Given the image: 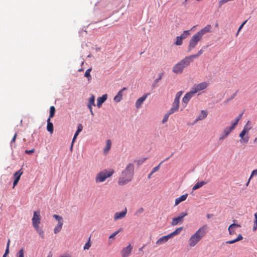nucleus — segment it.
Instances as JSON below:
<instances>
[{
    "label": "nucleus",
    "instance_id": "f257e3e1",
    "mask_svg": "<svg viewBox=\"0 0 257 257\" xmlns=\"http://www.w3.org/2000/svg\"><path fill=\"white\" fill-rule=\"evenodd\" d=\"M135 166L133 163H128L125 169L121 172L118 179L119 185H124L131 182L134 175Z\"/></svg>",
    "mask_w": 257,
    "mask_h": 257
},
{
    "label": "nucleus",
    "instance_id": "f03ea898",
    "mask_svg": "<svg viewBox=\"0 0 257 257\" xmlns=\"http://www.w3.org/2000/svg\"><path fill=\"white\" fill-rule=\"evenodd\" d=\"M207 224L203 225L194 234L191 235L188 240L189 245L190 247H194L205 235L207 231Z\"/></svg>",
    "mask_w": 257,
    "mask_h": 257
},
{
    "label": "nucleus",
    "instance_id": "7ed1b4c3",
    "mask_svg": "<svg viewBox=\"0 0 257 257\" xmlns=\"http://www.w3.org/2000/svg\"><path fill=\"white\" fill-rule=\"evenodd\" d=\"M114 173V171L112 169L107 171L104 169L99 172L96 176L95 182L97 183L104 182L107 178L111 176Z\"/></svg>",
    "mask_w": 257,
    "mask_h": 257
},
{
    "label": "nucleus",
    "instance_id": "20e7f679",
    "mask_svg": "<svg viewBox=\"0 0 257 257\" xmlns=\"http://www.w3.org/2000/svg\"><path fill=\"white\" fill-rule=\"evenodd\" d=\"M202 37L197 33L191 38L188 45V52H191L197 46L198 43L201 41Z\"/></svg>",
    "mask_w": 257,
    "mask_h": 257
},
{
    "label": "nucleus",
    "instance_id": "39448f33",
    "mask_svg": "<svg viewBox=\"0 0 257 257\" xmlns=\"http://www.w3.org/2000/svg\"><path fill=\"white\" fill-rule=\"evenodd\" d=\"M41 215L40 211L34 212L33 216L32 218V225L34 227H37L41 222Z\"/></svg>",
    "mask_w": 257,
    "mask_h": 257
},
{
    "label": "nucleus",
    "instance_id": "423d86ee",
    "mask_svg": "<svg viewBox=\"0 0 257 257\" xmlns=\"http://www.w3.org/2000/svg\"><path fill=\"white\" fill-rule=\"evenodd\" d=\"M188 215L187 212H182L178 216L173 218L171 225L175 226L179 223H182L184 221V217Z\"/></svg>",
    "mask_w": 257,
    "mask_h": 257
},
{
    "label": "nucleus",
    "instance_id": "0eeeda50",
    "mask_svg": "<svg viewBox=\"0 0 257 257\" xmlns=\"http://www.w3.org/2000/svg\"><path fill=\"white\" fill-rule=\"evenodd\" d=\"M208 85V84L206 82H202L196 85H195L192 88V90L195 93H197L198 92L203 90L206 89Z\"/></svg>",
    "mask_w": 257,
    "mask_h": 257
},
{
    "label": "nucleus",
    "instance_id": "6e6552de",
    "mask_svg": "<svg viewBox=\"0 0 257 257\" xmlns=\"http://www.w3.org/2000/svg\"><path fill=\"white\" fill-rule=\"evenodd\" d=\"M133 249V246L129 244L126 247H124L121 251L122 257H128Z\"/></svg>",
    "mask_w": 257,
    "mask_h": 257
},
{
    "label": "nucleus",
    "instance_id": "1a4fd4ad",
    "mask_svg": "<svg viewBox=\"0 0 257 257\" xmlns=\"http://www.w3.org/2000/svg\"><path fill=\"white\" fill-rule=\"evenodd\" d=\"M127 213V208H125L121 212H116L114 214L113 219L114 221L124 218Z\"/></svg>",
    "mask_w": 257,
    "mask_h": 257
},
{
    "label": "nucleus",
    "instance_id": "9d476101",
    "mask_svg": "<svg viewBox=\"0 0 257 257\" xmlns=\"http://www.w3.org/2000/svg\"><path fill=\"white\" fill-rule=\"evenodd\" d=\"M184 68V66L179 62L173 66L172 71L175 74H181Z\"/></svg>",
    "mask_w": 257,
    "mask_h": 257
},
{
    "label": "nucleus",
    "instance_id": "9b49d317",
    "mask_svg": "<svg viewBox=\"0 0 257 257\" xmlns=\"http://www.w3.org/2000/svg\"><path fill=\"white\" fill-rule=\"evenodd\" d=\"M193 61V59L191 57V56H188L185 57L182 60H181L179 62L181 64L184 68H186L189 66L190 63Z\"/></svg>",
    "mask_w": 257,
    "mask_h": 257
},
{
    "label": "nucleus",
    "instance_id": "f8f14e48",
    "mask_svg": "<svg viewBox=\"0 0 257 257\" xmlns=\"http://www.w3.org/2000/svg\"><path fill=\"white\" fill-rule=\"evenodd\" d=\"M240 225L236 224V223H233L230 225L228 227V230L229 232V234L230 235H233L234 234H236L235 230L236 228L240 227Z\"/></svg>",
    "mask_w": 257,
    "mask_h": 257
},
{
    "label": "nucleus",
    "instance_id": "ddd939ff",
    "mask_svg": "<svg viewBox=\"0 0 257 257\" xmlns=\"http://www.w3.org/2000/svg\"><path fill=\"white\" fill-rule=\"evenodd\" d=\"M149 95V93L145 94L137 100L135 104L137 108H140L141 107L144 101L146 99Z\"/></svg>",
    "mask_w": 257,
    "mask_h": 257
},
{
    "label": "nucleus",
    "instance_id": "4468645a",
    "mask_svg": "<svg viewBox=\"0 0 257 257\" xmlns=\"http://www.w3.org/2000/svg\"><path fill=\"white\" fill-rule=\"evenodd\" d=\"M94 101H95V96L93 95H92L89 98L88 103L87 105V106L90 110V113H91V114L92 115V116H94V113L92 111V105H93V106L95 105Z\"/></svg>",
    "mask_w": 257,
    "mask_h": 257
},
{
    "label": "nucleus",
    "instance_id": "2eb2a0df",
    "mask_svg": "<svg viewBox=\"0 0 257 257\" xmlns=\"http://www.w3.org/2000/svg\"><path fill=\"white\" fill-rule=\"evenodd\" d=\"M212 27L210 25H207L204 28L198 31L197 33L199 34L202 38L203 36L207 33L211 32Z\"/></svg>",
    "mask_w": 257,
    "mask_h": 257
},
{
    "label": "nucleus",
    "instance_id": "dca6fc26",
    "mask_svg": "<svg viewBox=\"0 0 257 257\" xmlns=\"http://www.w3.org/2000/svg\"><path fill=\"white\" fill-rule=\"evenodd\" d=\"M195 94L193 91L191 89V90L187 93L182 99V101L184 103L187 104L189 101L190 99L193 97V95Z\"/></svg>",
    "mask_w": 257,
    "mask_h": 257
},
{
    "label": "nucleus",
    "instance_id": "f3484780",
    "mask_svg": "<svg viewBox=\"0 0 257 257\" xmlns=\"http://www.w3.org/2000/svg\"><path fill=\"white\" fill-rule=\"evenodd\" d=\"M126 90V88L123 87L120 90H119L117 94L114 96L113 100L116 102H120L122 98V92Z\"/></svg>",
    "mask_w": 257,
    "mask_h": 257
},
{
    "label": "nucleus",
    "instance_id": "a211bd4d",
    "mask_svg": "<svg viewBox=\"0 0 257 257\" xmlns=\"http://www.w3.org/2000/svg\"><path fill=\"white\" fill-rule=\"evenodd\" d=\"M107 95L105 94L103 95L101 97H99L97 99V106L98 108H100L102 104L104 102V101L107 99Z\"/></svg>",
    "mask_w": 257,
    "mask_h": 257
},
{
    "label": "nucleus",
    "instance_id": "6ab92c4d",
    "mask_svg": "<svg viewBox=\"0 0 257 257\" xmlns=\"http://www.w3.org/2000/svg\"><path fill=\"white\" fill-rule=\"evenodd\" d=\"M170 238H171V237L170 236L169 234H168L166 236H162L159 239L157 240V241H156V244L157 245L162 244L166 242Z\"/></svg>",
    "mask_w": 257,
    "mask_h": 257
},
{
    "label": "nucleus",
    "instance_id": "aec40b11",
    "mask_svg": "<svg viewBox=\"0 0 257 257\" xmlns=\"http://www.w3.org/2000/svg\"><path fill=\"white\" fill-rule=\"evenodd\" d=\"M246 134V133L245 132H243V131H242L240 133L239 136L241 138V140L240 141L241 143H248L249 138L247 136L245 137V135Z\"/></svg>",
    "mask_w": 257,
    "mask_h": 257
},
{
    "label": "nucleus",
    "instance_id": "412c9836",
    "mask_svg": "<svg viewBox=\"0 0 257 257\" xmlns=\"http://www.w3.org/2000/svg\"><path fill=\"white\" fill-rule=\"evenodd\" d=\"M111 142L110 140H107L106 141V146L103 150V153L104 155L107 154L108 152L111 149Z\"/></svg>",
    "mask_w": 257,
    "mask_h": 257
},
{
    "label": "nucleus",
    "instance_id": "4be33fe9",
    "mask_svg": "<svg viewBox=\"0 0 257 257\" xmlns=\"http://www.w3.org/2000/svg\"><path fill=\"white\" fill-rule=\"evenodd\" d=\"M47 130L50 133L52 134L53 133V124L52 122H51V119L50 118H48L47 120Z\"/></svg>",
    "mask_w": 257,
    "mask_h": 257
},
{
    "label": "nucleus",
    "instance_id": "5701e85b",
    "mask_svg": "<svg viewBox=\"0 0 257 257\" xmlns=\"http://www.w3.org/2000/svg\"><path fill=\"white\" fill-rule=\"evenodd\" d=\"M207 115V111L205 110H202L201 111L200 113L196 118V120L198 121V120H202V119H204L205 117H206Z\"/></svg>",
    "mask_w": 257,
    "mask_h": 257
},
{
    "label": "nucleus",
    "instance_id": "b1692460",
    "mask_svg": "<svg viewBox=\"0 0 257 257\" xmlns=\"http://www.w3.org/2000/svg\"><path fill=\"white\" fill-rule=\"evenodd\" d=\"M188 196V194L182 195L180 197L175 199V205H178L180 202L185 200Z\"/></svg>",
    "mask_w": 257,
    "mask_h": 257
},
{
    "label": "nucleus",
    "instance_id": "393cba45",
    "mask_svg": "<svg viewBox=\"0 0 257 257\" xmlns=\"http://www.w3.org/2000/svg\"><path fill=\"white\" fill-rule=\"evenodd\" d=\"M243 239L242 235L241 234H239L237 237L234 239L231 240L226 241L225 242L226 244H233L236 242L241 240Z\"/></svg>",
    "mask_w": 257,
    "mask_h": 257
},
{
    "label": "nucleus",
    "instance_id": "a878e982",
    "mask_svg": "<svg viewBox=\"0 0 257 257\" xmlns=\"http://www.w3.org/2000/svg\"><path fill=\"white\" fill-rule=\"evenodd\" d=\"M251 129V122L249 120H248L245 125L244 126L242 131L247 134Z\"/></svg>",
    "mask_w": 257,
    "mask_h": 257
},
{
    "label": "nucleus",
    "instance_id": "bb28decb",
    "mask_svg": "<svg viewBox=\"0 0 257 257\" xmlns=\"http://www.w3.org/2000/svg\"><path fill=\"white\" fill-rule=\"evenodd\" d=\"M83 129V126L82 124H79L77 127V130L75 132V134H74V136L73 138V143L75 142V139H76L77 136L78 135L79 133L82 131Z\"/></svg>",
    "mask_w": 257,
    "mask_h": 257
},
{
    "label": "nucleus",
    "instance_id": "cd10ccee",
    "mask_svg": "<svg viewBox=\"0 0 257 257\" xmlns=\"http://www.w3.org/2000/svg\"><path fill=\"white\" fill-rule=\"evenodd\" d=\"M206 184V182H205L204 181L198 182L197 183H196V184L193 187L192 190H197Z\"/></svg>",
    "mask_w": 257,
    "mask_h": 257
},
{
    "label": "nucleus",
    "instance_id": "c85d7f7f",
    "mask_svg": "<svg viewBox=\"0 0 257 257\" xmlns=\"http://www.w3.org/2000/svg\"><path fill=\"white\" fill-rule=\"evenodd\" d=\"M183 229V227H179L178 228H176V230L172 232V233L169 234L170 236L171 237V238H172L173 236L177 235V234H178L181 231V230Z\"/></svg>",
    "mask_w": 257,
    "mask_h": 257
},
{
    "label": "nucleus",
    "instance_id": "c756f323",
    "mask_svg": "<svg viewBox=\"0 0 257 257\" xmlns=\"http://www.w3.org/2000/svg\"><path fill=\"white\" fill-rule=\"evenodd\" d=\"M23 174V171L21 169L19 170L18 171L16 172L14 174V177L15 178V179H16L17 180H20L21 175Z\"/></svg>",
    "mask_w": 257,
    "mask_h": 257
},
{
    "label": "nucleus",
    "instance_id": "7c9ffc66",
    "mask_svg": "<svg viewBox=\"0 0 257 257\" xmlns=\"http://www.w3.org/2000/svg\"><path fill=\"white\" fill-rule=\"evenodd\" d=\"M63 224V223H58L57 225L55 227L54 229V232L55 234L61 231L62 228Z\"/></svg>",
    "mask_w": 257,
    "mask_h": 257
},
{
    "label": "nucleus",
    "instance_id": "2f4dec72",
    "mask_svg": "<svg viewBox=\"0 0 257 257\" xmlns=\"http://www.w3.org/2000/svg\"><path fill=\"white\" fill-rule=\"evenodd\" d=\"M190 35V31L189 30H186L184 31L183 33L181 34L179 37L182 39L184 40L185 38L187 37V36H189Z\"/></svg>",
    "mask_w": 257,
    "mask_h": 257
},
{
    "label": "nucleus",
    "instance_id": "473e14b6",
    "mask_svg": "<svg viewBox=\"0 0 257 257\" xmlns=\"http://www.w3.org/2000/svg\"><path fill=\"white\" fill-rule=\"evenodd\" d=\"M53 217L57 220L58 221V223H63V218L62 216L57 215V214H54L53 215Z\"/></svg>",
    "mask_w": 257,
    "mask_h": 257
},
{
    "label": "nucleus",
    "instance_id": "72a5a7b5",
    "mask_svg": "<svg viewBox=\"0 0 257 257\" xmlns=\"http://www.w3.org/2000/svg\"><path fill=\"white\" fill-rule=\"evenodd\" d=\"M36 231L39 233V235L43 238L44 237V231L39 228V226H37V227H34Z\"/></svg>",
    "mask_w": 257,
    "mask_h": 257
},
{
    "label": "nucleus",
    "instance_id": "f704fd0d",
    "mask_svg": "<svg viewBox=\"0 0 257 257\" xmlns=\"http://www.w3.org/2000/svg\"><path fill=\"white\" fill-rule=\"evenodd\" d=\"M91 71V68L88 69L85 71V73L84 74L85 77H86L87 78V79L89 81H90L92 78L90 74Z\"/></svg>",
    "mask_w": 257,
    "mask_h": 257
},
{
    "label": "nucleus",
    "instance_id": "c9c22d12",
    "mask_svg": "<svg viewBox=\"0 0 257 257\" xmlns=\"http://www.w3.org/2000/svg\"><path fill=\"white\" fill-rule=\"evenodd\" d=\"M55 112V108L54 106H51L50 108V115L49 118L51 119V118L54 117Z\"/></svg>",
    "mask_w": 257,
    "mask_h": 257
},
{
    "label": "nucleus",
    "instance_id": "e433bc0d",
    "mask_svg": "<svg viewBox=\"0 0 257 257\" xmlns=\"http://www.w3.org/2000/svg\"><path fill=\"white\" fill-rule=\"evenodd\" d=\"M172 107H173L178 110L179 107V100H177V99H174V102L172 104Z\"/></svg>",
    "mask_w": 257,
    "mask_h": 257
},
{
    "label": "nucleus",
    "instance_id": "4c0bfd02",
    "mask_svg": "<svg viewBox=\"0 0 257 257\" xmlns=\"http://www.w3.org/2000/svg\"><path fill=\"white\" fill-rule=\"evenodd\" d=\"M91 245V243L90 242V237H89L88 241L85 243L83 247V249L84 250L85 249H89Z\"/></svg>",
    "mask_w": 257,
    "mask_h": 257
},
{
    "label": "nucleus",
    "instance_id": "58836bf2",
    "mask_svg": "<svg viewBox=\"0 0 257 257\" xmlns=\"http://www.w3.org/2000/svg\"><path fill=\"white\" fill-rule=\"evenodd\" d=\"M203 53V50L202 49L200 50L196 54L191 55V57L194 59L195 58H198L201 55H202Z\"/></svg>",
    "mask_w": 257,
    "mask_h": 257
},
{
    "label": "nucleus",
    "instance_id": "ea45409f",
    "mask_svg": "<svg viewBox=\"0 0 257 257\" xmlns=\"http://www.w3.org/2000/svg\"><path fill=\"white\" fill-rule=\"evenodd\" d=\"M182 41L183 40L179 36H177L176 37V40L175 42V44L177 46L181 45L182 44Z\"/></svg>",
    "mask_w": 257,
    "mask_h": 257
},
{
    "label": "nucleus",
    "instance_id": "a19ab883",
    "mask_svg": "<svg viewBox=\"0 0 257 257\" xmlns=\"http://www.w3.org/2000/svg\"><path fill=\"white\" fill-rule=\"evenodd\" d=\"M255 220L253 222V231H255L257 229V212L254 214Z\"/></svg>",
    "mask_w": 257,
    "mask_h": 257
},
{
    "label": "nucleus",
    "instance_id": "79ce46f5",
    "mask_svg": "<svg viewBox=\"0 0 257 257\" xmlns=\"http://www.w3.org/2000/svg\"><path fill=\"white\" fill-rule=\"evenodd\" d=\"M122 231V229L121 228H119L118 230L114 232L112 234H111L109 236V239L113 238L115 236H116L119 232H121Z\"/></svg>",
    "mask_w": 257,
    "mask_h": 257
},
{
    "label": "nucleus",
    "instance_id": "37998d69",
    "mask_svg": "<svg viewBox=\"0 0 257 257\" xmlns=\"http://www.w3.org/2000/svg\"><path fill=\"white\" fill-rule=\"evenodd\" d=\"M232 130L229 127H226L223 130V133L225 136H228Z\"/></svg>",
    "mask_w": 257,
    "mask_h": 257
},
{
    "label": "nucleus",
    "instance_id": "c03bdc74",
    "mask_svg": "<svg viewBox=\"0 0 257 257\" xmlns=\"http://www.w3.org/2000/svg\"><path fill=\"white\" fill-rule=\"evenodd\" d=\"M164 162V161H162L160 162V163L159 164V165L157 167H154L152 171V174H154L155 172H157L159 170L160 168V165Z\"/></svg>",
    "mask_w": 257,
    "mask_h": 257
},
{
    "label": "nucleus",
    "instance_id": "a18cd8bd",
    "mask_svg": "<svg viewBox=\"0 0 257 257\" xmlns=\"http://www.w3.org/2000/svg\"><path fill=\"white\" fill-rule=\"evenodd\" d=\"M18 257H24V249H21L17 253Z\"/></svg>",
    "mask_w": 257,
    "mask_h": 257
},
{
    "label": "nucleus",
    "instance_id": "49530a36",
    "mask_svg": "<svg viewBox=\"0 0 257 257\" xmlns=\"http://www.w3.org/2000/svg\"><path fill=\"white\" fill-rule=\"evenodd\" d=\"M177 110H178L176 109V108L172 107L171 108V109H169V110L168 111V112L167 113L168 114L170 115L171 114H172L174 112H175V111H176Z\"/></svg>",
    "mask_w": 257,
    "mask_h": 257
},
{
    "label": "nucleus",
    "instance_id": "de8ad7c7",
    "mask_svg": "<svg viewBox=\"0 0 257 257\" xmlns=\"http://www.w3.org/2000/svg\"><path fill=\"white\" fill-rule=\"evenodd\" d=\"M182 94V91H179L178 92H177L176 93V94L175 99H177V100H180V98Z\"/></svg>",
    "mask_w": 257,
    "mask_h": 257
},
{
    "label": "nucleus",
    "instance_id": "09e8293b",
    "mask_svg": "<svg viewBox=\"0 0 257 257\" xmlns=\"http://www.w3.org/2000/svg\"><path fill=\"white\" fill-rule=\"evenodd\" d=\"M169 115L168 114H167V113H166V114L164 115V117H163V120H162V122H163V123H165V122H166L168 120V118H169Z\"/></svg>",
    "mask_w": 257,
    "mask_h": 257
},
{
    "label": "nucleus",
    "instance_id": "8fccbe9b",
    "mask_svg": "<svg viewBox=\"0 0 257 257\" xmlns=\"http://www.w3.org/2000/svg\"><path fill=\"white\" fill-rule=\"evenodd\" d=\"M257 175V169L254 170L252 172L250 176V179H251L252 177V176H253L254 175Z\"/></svg>",
    "mask_w": 257,
    "mask_h": 257
},
{
    "label": "nucleus",
    "instance_id": "3c124183",
    "mask_svg": "<svg viewBox=\"0 0 257 257\" xmlns=\"http://www.w3.org/2000/svg\"><path fill=\"white\" fill-rule=\"evenodd\" d=\"M227 137V136H225V135L223 133L222 134H221L220 137H219V140H223Z\"/></svg>",
    "mask_w": 257,
    "mask_h": 257
},
{
    "label": "nucleus",
    "instance_id": "603ef678",
    "mask_svg": "<svg viewBox=\"0 0 257 257\" xmlns=\"http://www.w3.org/2000/svg\"><path fill=\"white\" fill-rule=\"evenodd\" d=\"M9 248L7 247V248L5 250V252L3 255V257H6V256L9 254Z\"/></svg>",
    "mask_w": 257,
    "mask_h": 257
},
{
    "label": "nucleus",
    "instance_id": "864d4df0",
    "mask_svg": "<svg viewBox=\"0 0 257 257\" xmlns=\"http://www.w3.org/2000/svg\"><path fill=\"white\" fill-rule=\"evenodd\" d=\"M247 20L245 21L239 27L238 30V32H240V31L241 30V29L243 28V26L245 25V24L246 23Z\"/></svg>",
    "mask_w": 257,
    "mask_h": 257
},
{
    "label": "nucleus",
    "instance_id": "5fc2aeb1",
    "mask_svg": "<svg viewBox=\"0 0 257 257\" xmlns=\"http://www.w3.org/2000/svg\"><path fill=\"white\" fill-rule=\"evenodd\" d=\"M34 149H32V150H26L25 151V153L26 154H32L33 153H34Z\"/></svg>",
    "mask_w": 257,
    "mask_h": 257
},
{
    "label": "nucleus",
    "instance_id": "6e6d98bb",
    "mask_svg": "<svg viewBox=\"0 0 257 257\" xmlns=\"http://www.w3.org/2000/svg\"><path fill=\"white\" fill-rule=\"evenodd\" d=\"M17 134H15L12 141H11V144H12L13 143H15V141H16V138H17Z\"/></svg>",
    "mask_w": 257,
    "mask_h": 257
},
{
    "label": "nucleus",
    "instance_id": "4d7b16f0",
    "mask_svg": "<svg viewBox=\"0 0 257 257\" xmlns=\"http://www.w3.org/2000/svg\"><path fill=\"white\" fill-rule=\"evenodd\" d=\"M19 181V180L15 179L14 183H13V188H14L15 186L18 184Z\"/></svg>",
    "mask_w": 257,
    "mask_h": 257
},
{
    "label": "nucleus",
    "instance_id": "13d9d810",
    "mask_svg": "<svg viewBox=\"0 0 257 257\" xmlns=\"http://www.w3.org/2000/svg\"><path fill=\"white\" fill-rule=\"evenodd\" d=\"M236 125V124L235 123H232V125L229 127L233 131Z\"/></svg>",
    "mask_w": 257,
    "mask_h": 257
},
{
    "label": "nucleus",
    "instance_id": "bf43d9fd",
    "mask_svg": "<svg viewBox=\"0 0 257 257\" xmlns=\"http://www.w3.org/2000/svg\"><path fill=\"white\" fill-rule=\"evenodd\" d=\"M243 112H242L241 114H240L236 118V119L238 121L241 119L242 115Z\"/></svg>",
    "mask_w": 257,
    "mask_h": 257
},
{
    "label": "nucleus",
    "instance_id": "052dcab7",
    "mask_svg": "<svg viewBox=\"0 0 257 257\" xmlns=\"http://www.w3.org/2000/svg\"><path fill=\"white\" fill-rule=\"evenodd\" d=\"M243 112H242L241 114H240L236 118V119L238 121L241 119L242 115Z\"/></svg>",
    "mask_w": 257,
    "mask_h": 257
},
{
    "label": "nucleus",
    "instance_id": "680f3d73",
    "mask_svg": "<svg viewBox=\"0 0 257 257\" xmlns=\"http://www.w3.org/2000/svg\"><path fill=\"white\" fill-rule=\"evenodd\" d=\"M60 257H71V255L69 254H65L60 256Z\"/></svg>",
    "mask_w": 257,
    "mask_h": 257
},
{
    "label": "nucleus",
    "instance_id": "e2e57ef3",
    "mask_svg": "<svg viewBox=\"0 0 257 257\" xmlns=\"http://www.w3.org/2000/svg\"><path fill=\"white\" fill-rule=\"evenodd\" d=\"M10 239H9V240H8V242H7V247L9 248V246H10Z\"/></svg>",
    "mask_w": 257,
    "mask_h": 257
},
{
    "label": "nucleus",
    "instance_id": "0e129e2a",
    "mask_svg": "<svg viewBox=\"0 0 257 257\" xmlns=\"http://www.w3.org/2000/svg\"><path fill=\"white\" fill-rule=\"evenodd\" d=\"M161 79H162V76H161V75H160V76H159V77L158 78H157V79L156 80V81H159V80H160Z\"/></svg>",
    "mask_w": 257,
    "mask_h": 257
},
{
    "label": "nucleus",
    "instance_id": "69168bd1",
    "mask_svg": "<svg viewBox=\"0 0 257 257\" xmlns=\"http://www.w3.org/2000/svg\"><path fill=\"white\" fill-rule=\"evenodd\" d=\"M147 159V158H144L142 161H141V163H143L144 162H145L146 160Z\"/></svg>",
    "mask_w": 257,
    "mask_h": 257
},
{
    "label": "nucleus",
    "instance_id": "338daca9",
    "mask_svg": "<svg viewBox=\"0 0 257 257\" xmlns=\"http://www.w3.org/2000/svg\"><path fill=\"white\" fill-rule=\"evenodd\" d=\"M153 174H152V172L149 174L148 178L150 179Z\"/></svg>",
    "mask_w": 257,
    "mask_h": 257
},
{
    "label": "nucleus",
    "instance_id": "774afa93",
    "mask_svg": "<svg viewBox=\"0 0 257 257\" xmlns=\"http://www.w3.org/2000/svg\"><path fill=\"white\" fill-rule=\"evenodd\" d=\"M47 257H52V254L50 253Z\"/></svg>",
    "mask_w": 257,
    "mask_h": 257
}]
</instances>
